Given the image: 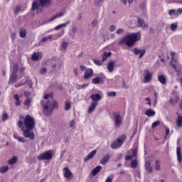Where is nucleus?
<instances>
[{
	"label": "nucleus",
	"mask_w": 182,
	"mask_h": 182,
	"mask_svg": "<svg viewBox=\"0 0 182 182\" xmlns=\"http://www.w3.org/2000/svg\"><path fill=\"white\" fill-rule=\"evenodd\" d=\"M9 116L8 115V113L6 112H4L3 116H2V122H6V120H8Z\"/></svg>",
	"instance_id": "obj_41"
},
{
	"label": "nucleus",
	"mask_w": 182,
	"mask_h": 182,
	"mask_svg": "<svg viewBox=\"0 0 182 182\" xmlns=\"http://www.w3.org/2000/svg\"><path fill=\"white\" fill-rule=\"evenodd\" d=\"M11 39H12V41H14L15 39H16V32L11 33Z\"/></svg>",
	"instance_id": "obj_57"
},
{
	"label": "nucleus",
	"mask_w": 182,
	"mask_h": 182,
	"mask_svg": "<svg viewBox=\"0 0 182 182\" xmlns=\"http://www.w3.org/2000/svg\"><path fill=\"white\" fill-rule=\"evenodd\" d=\"M96 153H97V151L96 149L92 151L90 154H88L86 157L84 158V161L86 163L89 161V160H92L95 156H96Z\"/></svg>",
	"instance_id": "obj_11"
},
{
	"label": "nucleus",
	"mask_w": 182,
	"mask_h": 182,
	"mask_svg": "<svg viewBox=\"0 0 182 182\" xmlns=\"http://www.w3.org/2000/svg\"><path fill=\"white\" fill-rule=\"evenodd\" d=\"M18 80V75L15 73H11L9 77V83H15Z\"/></svg>",
	"instance_id": "obj_21"
},
{
	"label": "nucleus",
	"mask_w": 182,
	"mask_h": 182,
	"mask_svg": "<svg viewBox=\"0 0 182 182\" xmlns=\"http://www.w3.org/2000/svg\"><path fill=\"white\" fill-rule=\"evenodd\" d=\"M132 52L134 53L136 55H139V59H141L144 55H146V50H140L137 48H134L132 50Z\"/></svg>",
	"instance_id": "obj_9"
},
{
	"label": "nucleus",
	"mask_w": 182,
	"mask_h": 182,
	"mask_svg": "<svg viewBox=\"0 0 182 182\" xmlns=\"http://www.w3.org/2000/svg\"><path fill=\"white\" fill-rule=\"evenodd\" d=\"M69 23H70V21H67L66 23L59 24L55 27V31H59V29H62V28H66Z\"/></svg>",
	"instance_id": "obj_26"
},
{
	"label": "nucleus",
	"mask_w": 182,
	"mask_h": 182,
	"mask_svg": "<svg viewBox=\"0 0 182 182\" xmlns=\"http://www.w3.org/2000/svg\"><path fill=\"white\" fill-rule=\"evenodd\" d=\"M132 157H137V149H132Z\"/></svg>",
	"instance_id": "obj_53"
},
{
	"label": "nucleus",
	"mask_w": 182,
	"mask_h": 182,
	"mask_svg": "<svg viewBox=\"0 0 182 182\" xmlns=\"http://www.w3.org/2000/svg\"><path fill=\"white\" fill-rule=\"evenodd\" d=\"M50 4V0H36L33 2L32 11H36V9H41L43 8L45 5Z\"/></svg>",
	"instance_id": "obj_6"
},
{
	"label": "nucleus",
	"mask_w": 182,
	"mask_h": 182,
	"mask_svg": "<svg viewBox=\"0 0 182 182\" xmlns=\"http://www.w3.org/2000/svg\"><path fill=\"white\" fill-rule=\"evenodd\" d=\"M112 55V53L111 52H105L102 55H101V58H102V62H105V60H107V58H109V56H111Z\"/></svg>",
	"instance_id": "obj_29"
},
{
	"label": "nucleus",
	"mask_w": 182,
	"mask_h": 182,
	"mask_svg": "<svg viewBox=\"0 0 182 182\" xmlns=\"http://www.w3.org/2000/svg\"><path fill=\"white\" fill-rule=\"evenodd\" d=\"M114 31H116V26L114 25H112L109 27V31L110 32H114Z\"/></svg>",
	"instance_id": "obj_56"
},
{
	"label": "nucleus",
	"mask_w": 182,
	"mask_h": 182,
	"mask_svg": "<svg viewBox=\"0 0 182 182\" xmlns=\"http://www.w3.org/2000/svg\"><path fill=\"white\" fill-rule=\"evenodd\" d=\"M133 159V156L132 155H127L125 156V160H132Z\"/></svg>",
	"instance_id": "obj_59"
},
{
	"label": "nucleus",
	"mask_w": 182,
	"mask_h": 182,
	"mask_svg": "<svg viewBox=\"0 0 182 182\" xmlns=\"http://www.w3.org/2000/svg\"><path fill=\"white\" fill-rule=\"evenodd\" d=\"M145 114L148 117H153V116L156 115V112L151 109H149L145 112Z\"/></svg>",
	"instance_id": "obj_25"
},
{
	"label": "nucleus",
	"mask_w": 182,
	"mask_h": 182,
	"mask_svg": "<svg viewBox=\"0 0 182 182\" xmlns=\"http://www.w3.org/2000/svg\"><path fill=\"white\" fill-rule=\"evenodd\" d=\"M26 83H27V85H28L29 87H32V86H33L32 80L28 76L26 77Z\"/></svg>",
	"instance_id": "obj_37"
},
{
	"label": "nucleus",
	"mask_w": 182,
	"mask_h": 182,
	"mask_svg": "<svg viewBox=\"0 0 182 182\" xmlns=\"http://www.w3.org/2000/svg\"><path fill=\"white\" fill-rule=\"evenodd\" d=\"M127 139V136L126 134H122L118 137L117 139L114 141L111 144V149L113 150H116V149H119V147H122L123 146V143L126 141V139Z\"/></svg>",
	"instance_id": "obj_5"
},
{
	"label": "nucleus",
	"mask_w": 182,
	"mask_h": 182,
	"mask_svg": "<svg viewBox=\"0 0 182 182\" xmlns=\"http://www.w3.org/2000/svg\"><path fill=\"white\" fill-rule=\"evenodd\" d=\"M60 16H63V13H58L54 16L51 17L50 21H54L57 18H60Z\"/></svg>",
	"instance_id": "obj_38"
},
{
	"label": "nucleus",
	"mask_w": 182,
	"mask_h": 182,
	"mask_svg": "<svg viewBox=\"0 0 182 182\" xmlns=\"http://www.w3.org/2000/svg\"><path fill=\"white\" fill-rule=\"evenodd\" d=\"M145 168H146V171H148V173H153V167L147 166Z\"/></svg>",
	"instance_id": "obj_55"
},
{
	"label": "nucleus",
	"mask_w": 182,
	"mask_h": 182,
	"mask_svg": "<svg viewBox=\"0 0 182 182\" xmlns=\"http://www.w3.org/2000/svg\"><path fill=\"white\" fill-rule=\"evenodd\" d=\"M130 166L132 168H136V167H137V159L132 160Z\"/></svg>",
	"instance_id": "obj_36"
},
{
	"label": "nucleus",
	"mask_w": 182,
	"mask_h": 182,
	"mask_svg": "<svg viewBox=\"0 0 182 182\" xmlns=\"http://www.w3.org/2000/svg\"><path fill=\"white\" fill-rule=\"evenodd\" d=\"M31 99H27L25 100L24 102H23V105L26 106L27 107H29V106H31Z\"/></svg>",
	"instance_id": "obj_44"
},
{
	"label": "nucleus",
	"mask_w": 182,
	"mask_h": 182,
	"mask_svg": "<svg viewBox=\"0 0 182 182\" xmlns=\"http://www.w3.org/2000/svg\"><path fill=\"white\" fill-rule=\"evenodd\" d=\"M69 46V43L68 42H63L61 44V48L63 49V50H66L68 49V47Z\"/></svg>",
	"instance_id": "obj_39"
},
{
	"label": "nucleus",
	"mask_w": 182,
	"mask_h": 182,
	"mask_svg": "<svg viewBox=\"0 0 182 182\" xmlns=\"http://www.w3.org/2000/svg\"><path fill=\"white\" fill-rule=\"evenodd\" d=\"M71 107H72V105H70V102L69 101L65 102V111L70 110Z\"/></svg>",
	"instance_id": "obj_40"
},
{
	"label": "nucleus",
	"mask_w": 182,
	"mask_h": 182,
	"mask_svg": "<svg viewBox=\"0 0 182 182\" xmlns=\"http://www.w3.org/2000/svg\"><path fill=\"white\" fill-rule=\"evenodd\" d=\"M89 85L87 84H83L82 85H80V89H85V87H87Z\"/></svg>",
	"instance_id": "obj_60"
},
{
	"label": "nucleus",
	"mask_w": 182,
	"mask_h": 182,
	"mask_svg": "<svg viewBox=\"0 0 182 182\" xmlns=\"http://www.w3.org/2000/svg\"><path fill=\"white\" fill-rule=\"evenodd\" d=\"M160 164H161V162L160 161V160L156 159L155 161V170L156 171H160L161 170V166H160Z\"/></svg>",
	"instance_id": "obj_30"
},
{
	"label": "nucleus",
	"mask_w": 182,
	"mask_h": 182,
	"mask_svg": "<svg viewBox=\"0 0 182 182\" xmlns=\"http://www.w3.org/2000/svg\"><path fill=\"white\" fill-rule=\"evenodd\" d=\"M169 103H170V105H171V106H174L175 105L177 104V103H176V101L173 98H170Z\"/></svg>",
	"instance_id": "obj_54"
},
{
	"label": "nucleus",
	"mask_w": 182,
	"mask_h": 182,
	"mask_svg": "<svg viewBox=\"0 0 182 182\" xmlns=\"http://www.w3.org/2000/svg\"><path fill=\"white\" fill-rule=\"evenodd\" d=\"M92 75H93V69L87 68L85 70L84 79L85 80L89 79L90 77H92Z\"/></svg>",
	"instance_id": "obj_13"
},
{
	"label": "nucleus",
	"mask_w": 182,
	"mask_h": 182,
	"mask_svg": "<svg viewBox=\"0 0 182 182\" xmlns=\"http://www.w3.org/2000/svg\"><path fill=\"white\" fill-rule=\"evenodd\" d=\"M20 143H26V139L22 136H19L17 139Z\"/></svg>",
	"instance_id": "obj_50"
},
{
	"label": "nucleus",
	"mask_w": 182,
	"mask_h": 182,
	"mask_svg": "<svg viewBox=\"0 0 182 182\" xmlns=\"http://www.w3.org/2000/svg\"><path fill=\"white\" fill-rule=\"evenodd\" d=\"M63 176L67 180H70L73 177V173L69 169V167H65L63 168Z\"/></svg>",
	"instance_id": "obj_10"
},
{
	"label": "nucleus",
	"mask_w": 182,
	"mask_h": 182,
	"mask_svg": "<svg viewBox=\"0 0 182 182\" xmlns=\"http://www.w3.org/2000/svg\"><path fill=\"white\" fill-rule=\"evenodd\" d=\"M14 99L16 100V106H21V100L19 99V95L15 94L14 95Z\"/></svg>",
	"instance_id": "obj_31"
},
{
	"label": "nucleus",
	"mask_w": 182,
	"mask_h": 182,
	"mask_svg": "<svg viewBox=\"0 0 182 182\" xmlns=\"http://www.w3.org/2000/svg\"><path fill=\"white\" fill-rule=\"evenodd\" d=\"M46 72H47L46 68H43L40 70L41 75H46Z\"/></svg>",
	"instance_id": "obj_51"
},
{
	"label": "nucleus",
	"mask_w": 182,
	"mask_h": 182,
	"mask_svg": "<svg viewBox=\"0 0 182 182\" xmlns=\"http://www.w3.org/2000/svg\"><path fill=\"white\" fill-rule=\"evenodd\" d=\"M21 11V6H17L14 9V14L17 15L18 12Z\"/></svg>",
	"instance_id": "obj_52"
},
{
	"label": "nucleus",
	"mask_w": 182,
	"mask_h": 182,
	"mask_svg": "<svg viewBox=\"0 0 182 182\" xmlns=\"http://www.w3.org/2000/svg\"><path fill=\"white\" fill-rule=\"evenodd\" d=\"M107 96H109V97H114V96H116L117 93L116 92H113V91H111V92H108L107 93Z\"/></svg>",
	"instance_id": "obj_48"
},
{
	"label": "nucleus",
	"mask_w": 182,
	"mask_h": 182,
	"mask_svg": "<svg viewBox=\"0 0 182 182\" xmlns=\"http://www.w3.org/2000/svg\"><path fill=\"white\" fill-rule=\"evenodd\" d=\"M176 114L178 116V119L176 121V126H178V127H182V115H180L178 112H177Z\"/></svg>",
	"instance_id": "obj_27"
},
{
	"label": "nucleus",
	"mask_w": 182,
	"mask_h": 182,
	"mask_svg": "<svg viewBox=\"0 0 182 182\" xmlns=\"http://www.w3.org/2000/svg\"><path fill=\"white\" fill-rule=\"evenodd\" d=\"M105 82V79H103V77H97L92 80V85H99L100 83H103Z\"/></svg>",
	"instance_id": "obj_15"
},
{
	"label": "nucleus",
	"mask_w": 182,
	"mask_h": 182,
	"mask_svg": "<svg viewBox=\"0 0 182 182\" xmlns=\"http://www.w3.org/2000/svg\"><path fill=\"white\" fill-rule=\"evenodd\" d=\"M107 68L109 70V72H113L114 70V63H109Z\"/></svg>",
	"instance_id": "obj_33"
},
{
	"label": "nucleus",
	"mask_w": 182,
	"mask_h": 182,
	"mask_svg": "<svg viewBox=\"0 0 182 182\" xmlns=\"http://www.w3.org/2000/svg\"><path fill=\"white\" fill-rule=\"evenodd\" d=\"M102 170V166L98 165L92 171V176H97L100 173V171Z\"/></svg>",
	"instance_id": "obj_24"
},
{
	"label": "nucleus",
	"mask_w": 182,
	"mask_h": 182,
	"mask_svg": "<svg viewBox=\"0 0 182 182\" xmlns=\"http://www.w3.org/2000/svg\"><path fill=\"white\" fill-rule=\"evenodd\" d=\"M96 106H97V102H92L88 108V113H92L96 109Z\"/></svg>",
	"instance_id": "obj_28"
},
{
	"label": "nucleus",
	"mask_w": 182,
	"mask_h": 182,
	"mask_svg": "<svg viewBox=\"0 0 182 182\" xmlns=\"http://www.w3.org/2000/svg\"><path fill=\"white\" fill-rule=\"evenodd\" d=\"M7 171H9V166H4L0 167L1 174H5V173H7Z\"/></svg>",
	"instance_id": "obj_32"
},
{
	"label": "nucleus",
	"mask_w": 182,
	"mask_h": 182,
	"mask_svg": "<svg viewBox=\"0 0 182 182\" xmlns=\"http://www.w3.org/2000/svg\"><path fill=\"white\" fill-rule=\"evenodd\" d=\"M52 36H48L47 37H43L42 39H41V42H46V41H50L52 39Z\"/></svg>",
	"instance_id": "obj_47"
},
{
	"label": "nucleus",
	"mask_w": 182,
	"mask_h": 182,
	"mask_svg": "<svg viewBox=\"0 0 182 182\" xmlns=\"http://www.w3.org/2000/svg\"><path fill=\"white\" fill-rule=\"evenodd\" d=\"M181 14H182V9H178V10L171 9L168 11V15H170V16H173V15H176V16H178V15H181Z\"/></svg>",
	"instance_id": "obj_14"
},
{
	"label": "nucleus",
	"mask_w": 182,
	"mask_h": 182,
	"mask_svg": "<svg viewBox=\"0 0 182 182\" xmlns=\"http://www.w3.org/2000/svg\"><path fill=\"white\" fill-rule=\"evenodd\" d=\"M70 127H75V120L73 119L70 123Z\"/></svg>",
	"instance_id": "obj_63"
},
{
	"label": "nucleus",
	"mask_w": 182,
	"mask_h": 182,
	"mask_svg": "<svg viewBox=\"0 0 182 182\" xmlns=\"http://www.w3.org/2000/svg\"><path fill=\"white\" fill-rule=\"evenodd\" d=\"M93 62L95 65H97V66H102L103 65V61H100V60L94 59Z\"/></svg>",
	"instance_id": "obj_43"
},
{
	"label": "nucleus",
	"mask_w": 182,
	"mask_h": 182,
	"mask_svg": "<svg viewBox=\"0 0 182 182\" xmlns=\"http://www.w3.org/2000/svg\"><path fill=\"white\" fill-rule=\"evenodd\" d=\"M176 156H177V160L178 163L182 162V154H181V148L180 146H177L176 148Z\"/></svg>",
	"instance_id": "obj_17"
},
{
	"label": "nucleus",
	"mask_w": 182,
	"mask_h": 182,
	"mask_svg": "<svg viewBox=\"0 0 182 182\" xmlns=\"http://www.w3.org/2000/svg\"><path fill=\"white\" fill-rule=\"evenodd\" d=\"M153 79V73H150V70L145 69L144 70V83H149Z\"/></svg>",
	"instance_id": "obj_8"
},
{
	"label": "nucleus",
	"mask_w": 182,
	"mask_h": 182,
	"mask_svg": "<svg viewBox=\"0 0 182 182\" xmlns=\"http://www.w3.org/2000/svg\"><path fill=\"white\" fill-rule=\"evenodd\" d=\"M90 99L92 100V102H99L102 99V96L100 94H92L90 95Z\"/></svg>",
	"instance_id": "obj_20"
},
{
	"label": "nucleus",
	"mask_w": 182,
	"mask_h": 182,
	"mask_svg": "<svg viewBox=\"0 0 182 182\" xmlns=\"http://www.w3.org/2000/svg\"><path fill=\"white\" fill-rule=\"evenodd\" d=\"M115 127H120L122 126V116L119 114L114 115Z\"/></svg>",
	"instance_id": "obj_12"
},
{
	"label": "nucleus",
	"mask_w": 182,
	"mask_h": 182,
	"mask_svg": "<svg viewBox=\"0 0 182 182\" xmlns=\"http://www.w3.org/2000/svg\"><path fill=\"white\" fill-rule=\"evenodd\" d=\"M117 35H123L124 33V29L119 28L116 31Z\"/></svg>",
	"instance_id": "obj_46"
},
{
	"label": "nucleus",
	"mask_w": 182,
	"mask_h": 182,
	"mask_svg": "<svg viewBox=\"0 0 182 182\" xmlns=\"http://www.w3.org/2000/svg\"><path fill=\"white\" fill-rule=\"evenodd\" d=\"M151 163H150V161H146L145 163V168L146 167H151Z\"/></svg>",
	"instance_id": "obj_61"
},
{
	"label": "nucleus",
	"mask_w": 182,
	"mask_h": 182,
	"mask_svg": "<svg viewBox=\"0 0 182 182\" xmlns=\"http://www.w3.org/2000/svg\"><path fill=\"white\" fill-rule=\"evenodd\" d=\"M178 26V23H173L171 24V31H172L173 32H174V31H176L177 29Z\"/></svg>",
	"instance_id": "obj_34"
},
{
	"label": "nucleus",
	"mask_w": 182,
	"mask_h": 182,
	"mask_svg": "<svg viewBox=\"0 0 182 182\" xmlns=\"http://www.w3.org/2000/svg\"><path fill=\"white\" fill-rule=\"evenodd\" d=\"M49 97H51V99H53V94H52V93L46 94L43 96V99H45V100H48V99H49Z\"/></svg>",
	"instance_id": "obj_45"
},
{
	"label": "nucleus",
	"mask_w": 182,
	"mask_h": 182,
	"mask_svg": "<svg viewBox=\"0 0 182 182\" xmlns=\"http://www.w3.org/2000/svg\"><path fill=\"white\" fill-rule=\"evenodd\" d=\"M110 160V154H107L106 156H103V159H101L100 164H102L103 166H106V163Z\"/></svg>",
	"instance_id": "obj_18"
},
{
	"label": "nucleus",
	"mask_w": 182,
	"mask_h": 182,
	"mask_svg": "<svg viewBox=\"0 0 182 182\" xmlns=\"http://www.w3.org/2000/svg\"><path fill=\"white\" fill-rule=\"evenodd\" d=\"M42 59V53L38 52L33 53L31 56V60L34 61L41 60Z\"/></svg>",
	"instance_id": "obj_16"
},
{
	"label": "nucleus",
	"mask_w": 182,
	"mask_h": 182,
	"mask_svg": "<svg viewBox=\"0 0 182 182\" xmlns=\"http://www.w3.org/2000/svg\"><path fill=\"white\" fill-rule=\"evenodd\" d=\"M20 38H25L26 36V31L25 29H21L19 31Z\"/></svg>",
	"instance_id": "obj_35"
},
{
	"label": "nucleus",
	"mask_w": 182,
	"mask_h": 182,
	"mask_svg": "<svg viewBox=\"0 0 182 182\" xmlns=\"http://www.w3.org/2000/svg\"><path fill=\"white\" fill-rule=\"evenodd\" d=\"M73 72H74V74L75 75V76H77L79 75L77 68H75Z\"/></svg>",
	"instance_id": "obj_64"
},
{
	"label": "nucleus",
	"mask_w": 182,
	"mask_h": 182,
	"mask_svg": "<svg viewBox=\"0 0 182 182\" xmlns=\"http://www.w3.org/2000/svg\"><path fill=\"white\" fill-rule=\"evenodd\" d=\"M122 87L123 89H129V85H126V82H124V80L122 81Z\"/></svg>",
	"instance_id": "obj_58"
},
{
	"label": "nucleus",
	"mask_w": 182,
	"mask_h": 182,
	"mask_svg": "<svg viewBox=\"0 0 182 182\" xmlns=\"http://www.w3.org/2000/svg\"><path fill=\"white\" fill-rule=\"evenodd\" d=\"M18 69H19V65H18V64H15L13 67L12 73H15L16 75V73H18Z\"/></svg>",
	"instance_id": "obj_42"
},
{
	"label": "nucleus",
	"mask_w": 182,
	"mask_h": 182,
	"mask_svg": "<svg viewBox=\"0 0 182 182\" xmlns=\"http://www.w3.org/2000/svg\"><path fill=\"white\" fill-rule=\"evenodd\" d=\"M41 105L43 109V113L47 117L52 116V114L53 113L55 109H58L59 107V104L58 103V101H56V100H52V101L41 100Z\"/></svg>",
	"instance_id": "obj_2"
},
{
	"label": "nucleus",
	"mask_w": 182,
	"mask_h": 182,
	"mask_svg": "<svg viewBox=\"0 0 182 182\" xmlns=\"http://www.w3.org/2000/svg\"><path fill=\"white\" fill-rule=\"evenodd\" d=\"M138 26H139V28H149V26L146 23H144V20L140 18H138Z\"/></svg>",
	"instance_id": "obj_23"
},
{
	"label": "nucleus",
	"mask_w": 182,
	"mask_h": 182,
	"mask_svg": "<svg viewBox=\"0 0 182 182\" xmlns=\"http://www.w3.org/2000/svg\"><path fill=\"white\" fill-rule=\"evenodd\" d=\"M53 159V150H48L46 151L38 156V160L43 161V160H48L50 161Z\"/></svg>",
	"instance_id": "obj_7"
},
{
	"label": "nucleus",
	"mask_w": 182,
	"mask_h": 182,
	"mask_svg": "<svg viewBox=\"0 0 182 182\" xmlns=\"http://www.w3.org/2000/svg\"><path fill=\"white\" fill-rule=\"evenodd\" d=\"M141 36L139 32L131 33L122 38L118 42V45H126L128 48H132L136 42H139L141 39Z\"/></svg>",
	"instance_id": "obj_3"
},
{
	"label": "nucleus",
	"mask_w": 182,
	"mask_h": 182,
	"mask_svg": "<svg viewBox=\"0 0 182 182\" xmlns=\"http://www.w3.org/2000/svg\"><path fill=\"white\" fill-rule=\"evenodd\" d=\"M92 26H96V25H97V20L95 19L92 22Z\"/></svg>",
	"instance_id": "obj_62"
},
{
	"label": "nucleus",
	"mask_w": 182,
	"mask_h": 182,
	"mask_svg": "<svg viewBox=\"0 0 182 182\" xmlns=\"http://www.w3.org/2000/svg\"><path fill=\"white\" fill-rule=\"evenodd\" d=\"M171 60L169 65L174 70L177 75H180L182 70V65L178 62V60L176 58V53L171 51Z\"/></svg>",
	"instance_id": "obj_4"
},
{
	"label": "nucleus",
	"mask_w": 182,
	"mask_h": 182,
	"mask_svg": "<svg viewBox=\"0 0 182 182\" xmlns=\"http://www.w3.org/2000/svg\"><path fill=\"white\" fill-rule=\"evenodd\" d=\"M17 126L18 129L23 132V136L26 139H29L30 140H33L35 139V134L33 133V129L36 124L35 123V118L31 117L30 114H27L24 118L23 117H20V120L17 122Z\"/></svg>",
	"instance_id": "obj_1"
},
{
	"label": "nucleus",
	"mask_w": 182,
	"mask_h": 182,
	"mask_svg": "<svg viewBox=\"0 0 182 182\" xmlns=\"http://www.w3.org/2000/svg\"><path fill=\"white\" fill-rule=\"evenodd\" d=\"M159 124H160V121H156V122L152 123L151 127L153 129H156V127H157V126H159Z\"/></svg>",
	"instance_id": "obj_49"
},
{
	"label": "nucleus",
	"mask_w": 182,
	"mask_h": 182,
	"mask_svg": "<svg viewBox=\"0 0 182 182\" xmlns=\"http://www.w3.org/2000/svg\"><path fill=\"white\" fill-rule=\"evenodd\" d=\"M18 162V156H14L11 159H9L7 163L9 166H14V164H16Z\"/></svg>",
	"instance_id": "obj_22"
},
{
	"label": "nucleus",
	"mask_w": 182,
	"mask_h": 182,
	"mask_svg": "<svg viewBox=\"0 0 182 182\" xmlns=\"http://www.w3.org/2000/svg\"><path fill=\"white\" fill-rule=\"evenodd\" d=\"M158 80L161 85H166L167 83V78L164 75H158Z\"/></svg>",
	"instance_id": "obj_19"
}]
</instances>
